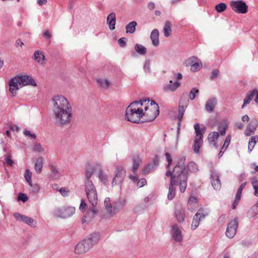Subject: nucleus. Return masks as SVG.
Instances as JSON below:
<instances>
[{"label": "nucleus", "instance_id": "nucleus-29", "mask_svg": "<svg viewBox=\"0 0 258 258\" xmlns=\"http://www.w3.org/2000/svg\"><path fill=\"white\" fill-rule=\"evenodd\" d=\"M43 166V159L42 158H38L36 160L34 165L35 170L37 173L39 174L41 172Z\"/></svg>", "mask_w": 258, "mask_h": 258}, {"label": "nucleus", "instance_id": "nucleus-57", "mask_svg": "<svg viewBox=\"0 0 258 258\" xmlns=\"http://www.w3.org/2000/svg\"><path fill=\"white\" fill-rule=\"evenodd\" d=\"M99 179L102 181L104 183H105L107 182V178L106 175L104 174L103 173H100L99 175Z\"/></svg>", "mask_w": 258, "mask_h": 258}, {"label": "nucleus", "instance_id": "nucleus-10", "mask_svg": "<svg viewBox=\"0 0 258 258\" xmlns=\"http://www.w3.org/2000/svg\"><path fill=\"white\" fill-rule=\"evenodd\" d=\"M75 209L74 207L62 208L57 211V215L62 218H67L74 214Z\"/></svg>", "mask_w": 258, "mask_h": 258}, {"label": "nucleus", "instance_id": "nucleus-64", "mask_svg": "<svg viewBox=\"0 0 258 258\" xmlns=\"http://www.w3.org/2000/svg\"><path fill=\"white\" fill-rule=\"evenodd\" d=\"M24 45V43L22 42V41L20 39H18L16 42V46L17 47H19V46L22 47Z\"/></svg>", "mask_w": 258, "mask_h": 258}, {"label": "nucleus", "instance_id": "nucleus-34", "mask_svg": "<svg viewBox=\"0 0 258 258\" xmlns=\"http://www.w3.org/2000/svg\"><path fill=\"white\" fill-rule=\"evenodd\" d=\"M85 191L86 193H88L92 190H94L96 189L95 185H94L92 181L90 180H87L85 182Z\"/></svg>", "mask_w": 258, "mask_h": 258}, {"label": "nucleus", "instance_id": "nucleus-7", "mask_svg": "<svg viewBox=\"0 0 258 258\" xmlns=\"http://www.w3.org/2000/svg\"><path fill=\"white\" fill-rule=\"evenodd\" d=\"M230 6L232 9L237 13L245 14L247 12L248 6L242 1L231 2Z\"/></svg>", "mask_w": 258, "mask_h": 258}, {"label": "nucleus", "instance_id": "nucleus-49", "mask_svg": "<svg viewBox=\"0 0 258 258\" xmlns=\"http://www.w3.org/2000/svg\"><path fill=\"white\" fill-rule=\"evenodd\" d=\"M18 200L26 202L28 200V197L25 194L20 193L18 195Z\"/></svg>", "mask_w": 258, "mask_h": 258}, {"label": "nucleus", "instance_id": "nucleus-36", "mask_svg": "<svg viewBox=\"0 0 258 258\" xmlns=\"http://www.w3.org/2000/svg\"><path fill=\"white\" fill-rule=\"evenodd\" d=\"M228 128V124L226 122H221L218 126V130L219 132V134L221 136H224L226 133V131Z\"/></svg>", "mask_w": 258, "mask_h": 258}, {"label": "nucleus", "instance_id": "nucleus-11", "mask_svg": "<svg viewBox=\"0 0 258 258\" xmlns=\"http://www.w3.org/2000/svg\"><path fill=\"white\" fill-rule=\"evenodd\" d=\"M126 174L125 170L121 166L116 168V173L113 179L112 184H118L123 180Z\"/></svg>", "mask_w": 258, "mask_h": 258}, {"label": "nucleus", "instance_id": "nucleus-62", "mask_svg": "<svg viewBox=\"0 0 258 258\" xmlns=\"http://www.w3.org/2000/svg\"><path fill=\"white\" fill-rule=\"evenodd\" d=\"M24 134L25 136H29L31 138H32L33 139H35V138H36L35 135L31 134L29 131H28V130L24 131Z\"/></svg>", "mask_w": 258, "mask_h": 258}, {"label": "nucleus", "instance_id": "nucleus-12", "mask_svg": "<svg viewBox=\"0 0 258 258\" xmlns=\"http://www.w3.org/2000/svg\"><path fill=\"white\" fill-rule=\"evenodd\" d=\"M258 126V121L255 118H252L245 131L244 134L246 136H250L254 134Z\"/></svg>", "mask_w": 258, "mask_h": 258}, {"label": "nucleus", "instance_id": "nucleus-60", "mask_svg": "<svg viewBox=\"0 0 258 258\" xmlns=\"http://www.w3.org/2000/svg\"><path fill=\"white\" fill-rule=\"evenodd\" d=\"M43 36L45 39H49L51 37V33L49 30H47L44 32Z\"/></svg>", "mask_w": 258, "mask_h": 258}, {"label": "nucleus", "instance_id": "nucleus-54", "mask_svg": "<svg viewBox=\"0 0 258 258\" xmlns=\"http://www.w3.org/2000/svg\"><path fill=\"white\" fill-rule=\"evenodd\" d=\"M147 183V181L145 178H142L137 182L138 186L141 187L144 186Z\"/></svg>", "mask_w": 258, "mask_h": 258}, {"label": "nucleus", "instance_id": "nucleus-40", "mask_svg": "<svg viewBox=\"0 0 258 258\" xmlns=\"http://www.w3.org/2000/svg\"><path fill=\"white\" fill-rule=\"evenodd\" d=\"M97 83L100 86L105 89H107L110 84V83L108 80L103 79L98 80Z\"/></svg>", "mask_w": 258, "mask_h": 258}, {"label": "nucleus", "instance_id": "nucleus-1", "mask_svg": "<svg viewBox=\"0 0 258 258\" xmlns=\"http://www.w3.org/2000/svg\"><path fill=\"white\" fill-rule=\"evenodd\" d=\"M53 113L56 122L60 126L70 123L72 117V108L68 99L61 95L53 98Z\"/></svg>", "mask_w": 258, "mask_h": 258}, {"label": "nucleus", "instance_id": "nucleus-6", "mask_svg": "<svg viewBox=\"0 0 258 258\" xmlns=\"http://www.w3.org/2000/svg\"><path fill=\"white\" fill-rule=\"evenodd\" d=\"M182 174L187 175V173L185 171V166L184 164L178 163L174 168L173 171V175L171 178L172 184H178V179L180 177Z\"/></svg>", "mask_w": 258, "mask_h": 258}, {"label": "nucleus", "instance_id": "nucleus-27", "mask_svg": "<svg viewBox=\"0 0 258 258\" xmlns=\"http://www.w3.org/2000/svg\"><path fill=\"white\" fill-rule=\"evenodd\" d=\"M217 104V100L215 98L209 99L206 104V109L208 112H212Z\"/></svg>", "mask_w": 258, "mask_h": 258}, {"label": "nucleus", "instance_id": "nucleus-52", "mask_svg": "<svg viewBox=\"0 0 258 258\" xmlns=\"http://www.w3.org/2000/svg\"><path fill=\"white\" fill-rule=\"evenodd\" d=\"M126 39L125 37H122L120 38L118 43L121 47H124L125 46Z\"/></svg>", "mask_w": 258, "mask_h": 258}, {"label": "nucleus", "instance_id": "nucleus-41", "mask_svg": "<svg viewBox=\"0 0 258 258\" xmlns=\"http://www.w3.org/2000/svg\"><path fill=\"white\" fill-rule=\"evenodd\" d=\"M94 171V169L92 165L88 164L86 167V177L87 180H90L89 178L91 177L92 174Z\"/></svg>", "mask_w": 258, "mask_h": 258}, {"label": "nucleus", "instance_id": "nucleus-31", "mask_svg": "<svg viewBox=\"0 0 258 258\" xmlns=\"http://www.w3.org/2000/svg\"><path fill=\"white\" fill-rule=\"evenodd\" d=\"M137 23L136 21H132L129 23L125 27L126 32L127 33H133L136 30V27Z\"/></svg>", "mask_w": 258, "mask_h": 258}, {"label": "nucleus", "instance_id": "nucleus-58", "mask_svg": "<svg viewBox=\"0 0 258 258\" xmlns=\"http://www.w3.org/2000/svg\"><path fill=\"white\" fill-rule=\"evenodd\" d=\"M240 200V198L235 197V199L234 201H233L232 205V209H236V206L238 204Z\"/></svg>", "mask_w": 258, "mask_h": 258}, {"label": "nucleus", "instance_id": "nucleus-19", "mask_svg": "<svg viewBox=\"0 0 258 258\" xmlns=\"http://www.w3.org/2000/svg\"><path fill=\"white\" fill-rule=\"evenodd\" d=\"M219 137V134L216 132L210 133L208 137L209 142L216 148H217V141Z\"/></svg>", "mask_w": 258, "mask_h": 258}, {"label": "nucleus", "instance_id": "nucleus-13", "mask_svg": "<svg viewBox=\"0 0 258 258\" xmlns=\"http://www.w3.org/2000/svg\"><path fill=\"white\" fill-rule=\"evenodd\" d=\"M171 233L172 237L174 240L178 242H180L182 240L181 230L177 224H174L172 226Z\"/></svg>", "mask_w": 258, "mask_h": 258}, {"label": "nucleus", "instance_id": "nucleus-55", "mask_svg": "<svg viewBox=\"0 0 258 258\" xmlns=\"http://www.w3.org/2000/svg\"><path fill=\"white\" fill-rule=\"evenodd\" d=\"M231 137L230 135H228L226 137L225 140L224 141V143L223 146L222 147V149H224V147L225 146H226V148H227L228 146V145L230 142V141H231Z\"/></svg>", "mask_w": 258, "mask_h": 258}, {"label": "nucleus", "instance_id": "nucleus-3", "mask_svg": "<svg viewBox=\"0 0 258 258\" xmlns=\"http://www.w3.org/2000/svg\"><path fill=\"white\" fill-rule=\"evenodd\" d=\"M143 105V121L149 122L153 120L159 114V107L154 101L149 100H141Z\"/></svg>", "mask_w": 258, "mask_h": 258}, {"label": "nucleus", "instance_id": "nucleus-47", "mask_svg": "<svg viewBox=\"0 0 258 258\" xmlns=\"http://www.w3.org/2000/svg\"><path fill=\"white\" fill-rule=\"evenodd\" d=\"M251 184L253 188L254 189V195L255 196H258V180L255 178L251 180Z\"/></svg>", "mask_w": 258, "mask_h": 258}, {"label": "nucleus", "instance_id": "nucleus-43", "mask_svg": "<svg viewBox=\"0 0 258 258\" xmlns=\"http://www.w3.org/2000/svg\"><path fill=\"white\" fill-rule=\"evenodd\" d=\"M104 204L107 212L109 213H112L113 212L112 210V207L110 203V200L109 198H106L104 201Z\"/></svg>", "mask_w": 258, "mask_h": 258}, {"label": "nucleus", "instance_id": "nucleus-33", "mask_svg": "<svg viewBox=\"0 0 258 258\" xmlns=\"http://www.w3.org/2000/svg\"><path fill=\"white\" fill-rule=\"evenodd\" d=\"M257 142H258V135L251 137L250 138L248 147V150H249L250 152H251L253 150L255 144Z\"/></svg>", "mask_w": 258, "mask_h": 258}, {"label": "nucleus", "instance_id": "nucleus-14", "mask_svg": "<svg viewBox=\"0 0 258 258\" xmlns=\"http://www.w3.org/2000/svg\"><path fill=\"white\" fill-rule=\"evenodd\" d=\"M89 203L93 207H96L98 203V197L96 189L86 193Z\"/></svg>", "mask_w": 258, "mask_h": 258}, {"label": "nucleus", "instance_id": "nucleus-42", "mask_svg": "<svg viewBox=\"0 0 258 258\" xmlns=\"http://www.w3.org/2000/svg\"><path fill=\"white\" fill-rule=\"evenodd\" d=\"M22 221L31 226H35V223H34V219L29 217L25 216L22 217Z\"/></svg>", "mask_w": 258, "mask_h": 258}, {"label": "nucleus", "instance_id": "nucleus-20", "mask_svg": "<svg viewBox=\"0 0 258 258\" xmlns=\"http://www.w3.org/2000/svg\"><path fill=\"white\" fill-rule=\"evenodd\" d=\"M142 162V160L139 155H135L133 159V166L132 171L134 173H136Z\"/></svg>", "mask_w": 258, "mask_h": 258}, {"label": "nucleus", "instance_id": "nucleus-15", "mask_svg": "<svg viewBox=\"0 0 258 258\" xmlns=\"http://www.w3.org/2000/svg\"><path fill=\"white\" fill-rule=\"evenodd\" d=\"M19 86L16 77L11 79L9 81V91L13 96L16 95V91L19 89Z\"/></svg>", "mask_w": 258, "mask_h": 258}, {"label": "nucleus", "instance_id": "nucleus-51", "mask_svg": "<svg viewBox=\"0 0 258 258\" xmlns=\"http://www.w3.org/2000/svg\"><path fill=\"white\" fill-rule=\"evenodd\" d=\"M165 157L166 158V160L168 161V165L167 166V168H168L170 165L171 164V163L172 162V159L171 158V156L170 154L169 153H165Z\"/></svg>", "mask_w": 258, "mask_h": 258}, {"label": "nucleus", "instance_id": "nucleus-8", "mask_svg": "<svg viewBox=\"0 0 258 258\" xmlns=\"http://www.w3.org/2000/svg\"><path fill=\"white\" fill-rule=\"evenodd\" d=\"M238 225V221L237 218H234V219L228 223L226 231V235L228 237L232 238L235 236L237 231Z\"/></svg>", "mask_w": 258, "mask_h": 258}, {"label": "nucleus", "instance_id": "nucleus-61", "mask_svg": "<svg viewBox=\"0 0 258 258\" xmlns=\"http://www.w3.org/2000/svg\"><path fill=\"white\" fill-rule=\"evenodd\" d=\"M219 74V71L218 70H215L212 72L211 78L214 79L217 78Z\"/></svg>", "mask_w": 258, "mask_h": 258}, {"label": "nucleus", "instance_id": "nucleus-18", "mask_svg": "<svg viewBox=\"0 0 258 258\" xmlns=\"http://www.w3.org/2000/svg\"><path fill=\"white\" fill-rule=\"evenodd\" d=\"M34 57L35 60L40 64H44L45 63L46 59L44 54L41 50H37L34 53Z\"/></svg>", "mask_w": 258, "mask_h": 258}, {"label": "nucleus", "instance_id": "nucleus-50", "mask_svg": "<svg viewBox=\"0 0 258 258\" xmlns=\"http://www.w3.org/2000/svg\"><path fill=\"white\" fill-rule=\"evenodd\" d=\"M59 192L63 197L67 196L70 193V190L66 187H61L59 189Z\"/></svg>", "mask_w": 258, "mask_h": 258}, {"label": "nucleus", "instance_id": "nucleus-59", "mask_svg": "<svg viewBox=\"0 0 258 258\" xmlns=\"http://www.w3.org/2000/svg\"><path fill=\"white\" fill-rule=\"evenodd\" d=\"M87 206V205L86 203H85V202L84 201L82 200L81 201V204L80 206V210L81 211L84 212L86 209Z\"/></svg>", "mask_w": 258, "mask_h": 258}, {"label": "nucleus", "instance_id": "nucleus-53", "mask_svg": "<svg viewBox=\"0 0 258 258\" xmlns=\"http://www.w3.org/2000/svg\"><path fill=\"white\" fill-rule=\"evenodd\" d=\"M33 150L36 152H41L43 151V149L40 144H36L33 146Z\"/></svg>", "mask_w": 258, "mask_h": 258}, {"label": "nucleus", "instance_id": "nucleus-5", "mask_svg": "<svg viewBox=\"0 0 258 258\" xmlns=\"http://www.w3.org/2000/svg\"><path fill=\"white\" fill-rule=\"evenodd\" d=\"M92 238H89L79 242L76 245L75 252L77 254H82L88 250L95 244Z\"/></svg>", "mask_w": 258, "mask_h": 258}, {"label": "nucleus", "instance_id": "nucleus-24", "mask_svg": "<svg viewBox=\"0 0 258 258\" xmlns=\"http://www.w3.org/2000/svg\"><path fill=\"white\" fill-rule=\"evenodd\" d=\"M199 207V203L197 199L194 197L189 198L187 204L188 210L193 211L196 210Z\"/></svg>", "mask_w": 258, "mask_h": 258}, {"label": "nucleus", "instance_id": "nucleus-4", "mask_svg": "<svg viewBox=\"0 0 258 258\" xmlns=\"http://www.w3.org/2000/svg\"><path fill=\"white\" fill-rule=\"evenodd\" d=\"M196 137L194 140V144L192 148L196 153H199L200 149L203 144V138L206 130L204 126L201 127L199 123L194 125Z\"/></svg>", "mask_w": 258, "mask_h": 258}, {"label": "nucleus", "instance_id": "nucleus-22", "mask_svg": "<svg viewBox=\"0 0 258 258\" xmlns=\"http://www.w3.org/2000/svg\"><path fill=\"white\" fill-rule=\"evenodd\" d=\"M175 216L179 222H183L185 218V213L183 209L180 206L176 207Z\"/></svg>", "mask_w": 258, "mask_h": 258}, {"label": "nucleus", "instance_id": "nucleus-63", "mask_svg": "<svg viewBox=\"0 0 258 258\" xmlns=\"http://www.w3.org/2000/svg\"><path fill=\"white\" fill-rule=\"evenodd\" d=\"M159 159L157 157H155L153 160L152 163H150V164H153L155 168L157 166H158L159 164Z\"/></svg>", "mask_w": 258, "mask_h": 258}, {"label": "nucleus", "instance_id": "nucleus-25", "mask_svg": "<svg viewBox=\"0 0 258 258\" xmlns=\"http://www.w3.org/2000/svg\"><path fill=\"white\" fill-rule=\"evenodd\" d=\"M159 31L157 29H154L151 33L150 38L153 45L155 47L158 46L159 43Z\"/></svg>", "mask_w": 258, "mask_h": 258}, {"label": "nucleus", "instance_id": "nucleus-39", "mask_svg": "<svg viewBox=\"0 0 258 258\" xmlns=\"http://www.w3.org/2000/svg\"><path fill=\"white\" fill-rule=\"evenodd\" d=\"M155 168L153 164L148 163L142 169V172L144 174L149 173Z\"/></svg>", "mask_w": 258, "mask_h": 258}, {"label": "nucleus", "instance_id": "nucleus-35", "mask_svg": "<svg viewBox=\"0 0 258 258\" xmlns=\"http://www.w3.org/2000/svg\"><path fill=\"white\" fill-rule=\"evenodd\" d=\"M180 85V83L177 81L172 83V81H170V84L166 86L164 88L165 90H170L171 91H175Z\"/></svg>", "mask_w": 258, "mask_h": 258}, {"label": "nucleus", "instance_id": "nucleus-48", "mask_svg": "<svg viewBox=\"0 0 258 258\" xmlns=\"http://www.w3.org/2000/svg\"><path fill=\"white\" fill-rule=\"evenodd\" d=\"M199 92V90L194 88L191 89L189 93V98L191 100H193L196 97V94Z\"/></svg>", "mask_w": 258, "mask_h": 258}, {"label": "nucleus", "instance_id": "nucleus-9", "mask_svg": "<svg viewBox=\"0 0 258 258\" xmlns=\"http://www.w3.org/2000/svg\"><path fill=\"white\" fill-rule=\"evenodd\" d=\"M16 78L17 80V82L19 83V85L20 87L28 85H31L34 86L36 85L35 81L31 77L24 76H18Z\"/></svg>", "mask_w": 258, "mask_h": 258}, {"label": "nucleus", "instance_id": "nucleus-38", "mask_svg": "<svg viewBox=\"0 0 258 258\" xmlns=\"http://www.w3.org/2000/svg\"><path fill=\"white\" fill-rule=\"evenodd\" d=\"M32 173L30 171L29 169H26L25 170L24 177L25 178L26 180L28 183V184L31 186H32Z\"/></svg>", "mask_w": 258, "mask_h": 258}, {"label": "nucleus", "instance_id": "nucleus-45", "mask_svg": "<svg viewBox=\"0 0 258 258\" xmlns=\"http://www.w3.org/2000/svg\"><path fill=\"white\" fill-rule=\"evenodd\" d=\"M187 167L191 172H196L198 170L197 165L194 162H190L187 165Z\"/></svg>", "mask_w": 258, "mask_h": 258}, {"label": "nucleus", "instance_id": "nucleus-44", "mask_svg": "<svg viewBox=\"0 0 258 258\" xmlns=\"http://www.w3.org/2000/svg\"><path fill=\"white\" fill-rule=\"evenodd\" d=\"M227 8V5L225 3H221L215 6V10L218 13L224 11Z\"/></svg>", "mask_w": 258, "mask_h": 258}, {"label": "nucleus", "instance_id": "nucleus-37", "mask_svg": "<svg viewBox=\"0 0 258 258\" xmlns=\"http://www.w3.org/2000/svg\"><path fill=\"white\" fill-rule=\"evenodd\" d=\"M171 24L169 21H167L165 22V26L163 29V33L164 36L166 37H168L170 35L169 33L171 31Z\"/></svg>", "mask_w": 258, "mask_h": 258}, {"label": "nucleus", "instance_id": "nucleus-26", "mask_svg": "<svg viewBox=\"0 0 258 258\" xmlns=\"http://www.w3.org/2000/svg\"><path fill=\"white\" fill-rule=\"evenodd\" d=\"M205 215L203 213H198L194 217L193 220L191 224V228L196 229L199 226L200 220L201 218H204Z\"/></svg>", "mask_w": 258, "mask_h": 258}, {"label": "nucleus", "instance_id": "nucleus-17", "mask_svg": "<svg viewBox=\"0 0 258 258\" xmlns=\"http://www.w3.org/2000/svg\"><path fill=\"white\" fill-rule=\"evenodd\" d=\"M211 183L215 189H218L221 187V182L218 174L216 172H212L211 174Z\"/></svg>", "mask_w": 258, "mask_h": 258}, {"label": "nucleus", "instance_id": "nucleus-2", "mask_svg": "<svg viewBox=\"0 0 258 258\" xmlns=\"http://www.w3.org/2000/svg\"><path fill=\"white\" fill-rule=\"evenodd\" d=\"M143 105L141 100L135 101L130 104L126 109L125 117L128 121L132 122H139L141 118L143 119Z\"/></svg>", "mask_w": 258, "mask_h": 258}, {"label": "nucleus", "instance_id": "nucleus-21", "mask_svg": "<svg viewBox=\"0 0 258 258\" xmlns=\"http://www.w3.org/2000/svg\"><path fill=\"white\" fill-rule=\"evenodd\" d=\"M187 175L182 174L180 177L178 179V183L179 184L180 190L184 192L187 186Z\"/></svg>", "mask_w": 258, "mask_h": 258}, {"label": "nucleus", "instance_id": "nucleus-30", "mask_svg": "<svg viewBox=\"0 0 258 258\" xmlns=\"http://www.w3.org/2000/svg\"><path fill=\"white\" fill-rule=\"evenodd\" d=\"M126 203V201L124 199H119L117 201H116L113 205V210H119L122 209L125 206Z\"/></svg>", "mask_w": 258, "mask_h": 258}, {"label": "nucleus", "instance_id": "nucleus-16", "mask_svg": "<svg viewBox=\"0 0 258 258\" xmlns=\"http://www.w3.org/2000/svg\"><path fill=\"white\" fill-rule=\"evenodd\" d=\"M198 58L196 57H191L189 61L192 63L190 70L192 72H197L199 71L202 67V64L201 62L197 61Z\"/></svg>", "mask_w": 258, "mask_h": 258}, {"label": "nucleus", "instance_id": "nucleus-56", "mask_svg": "<svg viewBox=\"0 0 258 258\" xmlns=\"http://www.w3.org/2000/svg\"><path fill=\"white\" fill-rule=\"evenodd\" d=\"M5 160H6V163L7 164V165H8L9 166H12V165L13 164V161L11 159V155H7V156L6 157Z\"/></svg>", "mask_w": 258, "mask_h": 258}, {"label": "nucleus", "instance_id": "nucleus-32", "mask_svg": "<svg viewBox=\"0 0 258 258\" xmlns=\"http://www.w3.org/2000/svg\"><path fill=\"white\" fill-rule=\"evenodd\" d=\"M178 184H172L170 181V186L169 188V193L168 194V199L170 200L173 199L175 195V185H177Z\"/></svg>", "mask_w": 258, "mask_h": 258}, {"label": "nucleus", "instance_id": "nucleus-46", "mask_svg": "<svg viewBox=\"0 0 258 258\" xmlns=\"http://www.w3.org/2000/svg\"><path fill=\"white\" fill-rule=\"evenodd\" d=\"M184 112V109L183 106H181L179 105L178 108V114L177 115V119L178 120V124L179 125L181 123L182 118L183 116V114Z\"/></svg>", "mask_w": 258, "mask_h": 258}, {"label": "nucleus", "instance_id": "nucleus-23", "mask_svg": "<svg viewBox=\"0 0 258 258\" xmlns=\"http://www.w3.org/2000/svg\"><path fill=\"white\" fill-rule=\"evenodd\" d=\"M107 23L110 30H113L115 29L116 15L114 13H111L108 16L107 18Z\"/></svg>", "mask_w": 258, "mask_h": 258}, {"label": "nucleus", "instance_id": "nucleus-28", "mask_svg": "<svg viewBox=\"0 0 258 258\" xmlns=\"http://www.w3.org/2000/svg\"><path fill=\"white\" fill-rule=\"evenodd\" d=\"M256 93V90H253L249 92H248L245 99H244V103L243 104L242 106V108H243L245 105H246L247 104L249 103L250 101L253 98L254 95H255V93Z\"/></svg>", "mask_w": 258, "mask_h": 258}]
</instances>
